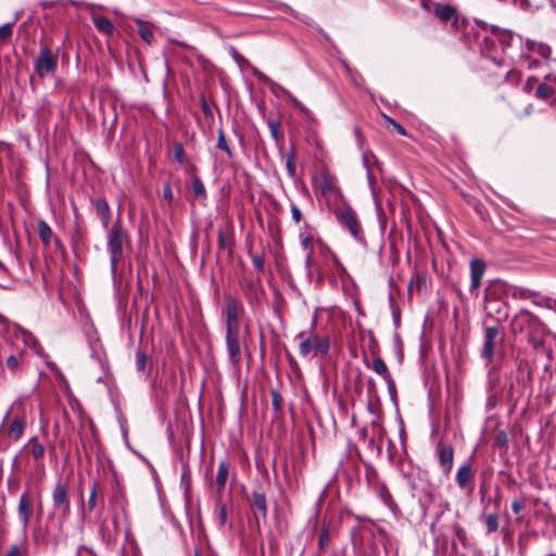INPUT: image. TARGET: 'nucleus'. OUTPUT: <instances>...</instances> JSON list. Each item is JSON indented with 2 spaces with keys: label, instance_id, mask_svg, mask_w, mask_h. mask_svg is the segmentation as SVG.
I'll return each instance as SVG.
<instances>
[{
  "label": "nucleus",
  "instance_id": "4",
  "mask_svg": "<svg viewBox=\"0 0 556 556\" xmlns=\"http://www.w3.org/2000/svg\"><path fill=\"white\" fill-rule=\"evenodd\" d=\"M9 422L7 434L13 441H18L27 425V407L21 402H14L8 409L3 424Z\"/></svg>",
  "mask_w": 556,
  "mask_h": 556
},
{
  "label": "nucleus",
  "instance_id": "31",
  "mask_svg": "<svg viewBox=\"0 0 556 556\" xmlns=\"http://www.w3.org/2000/svg\"><path fill=\"white\" fill-rule=\"evenodd\" d=\"M216 147L224 151L228 157H232V151L227 142L223 128L218 129L217 143Z\"/></svg>",
  "mask_w": 556,
  "mask_h": 556
},
{
  "label": "nucleus",
  "instance_id": "49",
  "mask_svg": "<svg viewBox=\"0 0 556 556\" xmlns=\"http://www.w3.org/2000/svg\"><path fill=\"white\" fill-rule=\"evenodd\" d=\"M271 395V405L276 412H279L282 407V399L278 391L273 390L270 392Z\"/></svg>",
  "mask_w": 556,
  "mask_h": 556
},
{
  "label": "nucleus",
  "instance_id": "34",
  "mask_svg": "<svg viewBox=\"0 0 556 556\" xmlns=\"http://www.w3.org/2000/svg\"><path fill=\"white\" fill-rule=\"evenodd\" d=\"M173 154H174V159L179 164H185L187 162L186 152H185L184 146L180 142L174 143Z\"/></svg>",
  "mask_w": 556,
  "mask_h": 556
},
{
  "label": "nucleus",
  "instance_id": "53",
  "mask_svg": "<svg viewBox=\"0 0 556 556\" xmlns=\"http://www.w3.org/2000/svg\"><path fill=\"white\" fill-rule=\"evenodd\" d=\"M251 261L254 267L258 271H263L264 269V255L263 254H253L251 255Z\"/></svg>",
  "mask_w": 556,
  "mask_h": 556
},
{
  "label": "nucleus",
  "instance_id": "52",
  "mask_svg": "<svg viewBox=\"0 0 556 556\" xmlns=\"http://www.w3.org/2000/svg\"><path fill=\"white\" fill-rule=\"evenodd\" d=\"M495 444L501 447H507L508 435L505 431H500L495 435Z\"/></svg>",
  "mask_w": 556,
  "mask_h": 556
},
{
  "label": "nucleus",
  "instance_id": "13",
  "mask_svg": "<svg viewBox=\"0 0 556 556\" xmlns=\"http://www.w3.org/2000/svg\"><path fill=\"white\" fill-rule=\"evenodd\" d=\"M243 309L242 303L233 296L226 299V327H239V313Z\"/></svg>",
  "mask_w": 556,
  "mask_h": 556
},
{
  "label": "nucleus",
  "instance_id": "43",
  "mask_svg": "<svg viewBox=\"0 0 556 556\" xmlns=\"http://www.w3.org/2000/svg\"><path fill=\"white\" fill-rule=\"evenodd\" d=\"M534 54L540 55L544 60H549L552 55V48L545 42H540V45L534 50Z\"/></svg>",
  "mask_w": 556,
  "mask_h": 556
},
{
  "label": "nucleus",
  "instance_id": "28",
  "mask_svg": "<svg viewBox=\"0 0 556 556\" xmlns=\"http://www.w3.org/2000/svg\"><path fill=\"white\" fill-rule=\"evenodd\" d=\"M18 17H20L18 13H16L12 22L5 23L0 26V41L1 42H5L12 37L13 26L17 22Z\"/></svg>",
  "mask_w": 556,
  "mask_h": 556
},
{
  "label": "nucleus",
  "instance_id": "50",
  "mask_svg": "<svg viewBox=\"0 0 556 556\" xmlns=\"http://www.w3.org/2000/svg\"><path fill=\"white\" fill-rule=\"evenodd\" d=\"M382 498L389 508L395 513L397 510V505L395 504L394 500L392 498L391 494L388 490L382 491Z\"/></svg>",
  "mask_w": 556,
  "mask_h": 556
},
{
  "label": "nucleus",
  "instance_id": "36",
  "mask_svg": "<svg viewBox=\"0 0 556 556\" xmlns=\"http://www.w3.org/2000/svg\"><path fill=\"white\" fill-rule=\"evenodd\" d=\"M97 496H98V483L93 482L90 489L88 502H87V510L92 511L97 506Z\"/></svg>",
  "mask_w": 556,
  "mask_h": 556
},
{
  "label": "nucleus",
  "instance_id": "44",
  "mask_svg": "<svg viewBox=\"0 0 556 556\" xmlns=\"http://www.w3.org/2000/svg\"><path fill=\"white\" fill-rule=\"evenodd\" d=\"M531 300H532L533 304H535L538 306H545V307L552 308L553 303L556 305V300L553 301L549 298L540 296L536 292H535V296H532Z\"/></svg>",
  "mask_w": 556,
  "mask_h": 556
},
{
  "label": "nucleus",
  "instance_id": "41",
  "mask_svg": "<svg viewBox=\"0 0 556 556\" xmlns=\"http://www.w3.org/2000/svg\"><path fill=\"white\" fill-rule=\"evenodd\" d=\"M267 125L270 129V134L273 136V138L278 141L281 139L282 137V134H281V130H280V122L277 121V119H269L267 122Z\"/></svg>",
  "mask_w": 556,
  "mask_h": 556
},
{
  "label": "nucleus",
  "instance_id": "16",
  "mask_svg": "<svg viewBox=\"0 0 556 556\" xmlns=\"http://www.w3.org/2000/svg\"><path fill=\"white\" fill-rule=\"evenodd\" d=\"M371 369L384 380L389 390L394 389V380L392 379L388 366L381 357H374Z\"/></svg>",
  "mask_w": 556,
  "mask_h": 556
},
{
  "label": "nucleus",
  "instance_id": "8",
  "mask_svg": "<svg viewBox=\"0 0 556 556\" xmlns=\"http://www.w3.org/2000/svg\"><path fill=\"white\" fill-rule=\"evenodd\" d=\"M226 349L231 363L238 364L241 359L239 327H226Z\"/></svg>",
  "mask_w": 556,
  "mask_h": 556
},
{
  "label": "nucleus",
  "instance_id": "57",
  "mask_svg": "<svg viewBox=\"0 0 556 556\" xmlns=\"http://www.w3.org/2000/svg\"><path fill=\"white\" fill-rule=\"evenodd\" d=\"M290 208H291V216H292L293 222L295 224H299L302 219V213H301L300 208L294 203H291Z\"/></svg>",
  "mask_w": 556,
  "mask_h": 556
},
{
  "label": "nucleus",
  "instance_id": "23",
  "mask_svg": "<svg viewBox=\"0 0 556 556\" xmlns=\"http://www.w3.org/2000/svg\"><path fill=\"white\" fill-rule=\"evenodd\" d=\"M473 477V471L471 467L467 464L460 466L456 473V482L460 489H464L467 483Z\"/></svg>",
  "mask_w": 556,
  "mask_h": 556
},
{
  "label": "nucleus",
  "instance_id": "37",
  "mask_svg": "<svg viewBox=\"0 0 556 556\" xmlns=\"http://www.w3.org/2000/svg\"><path fill=\"white\" fill-rule=\"evenodd\" d=\"M192 190L198 198H206L205 187L199 177L192 179Z\"/></svg>",
  "mask_w": 556,
  "mask_h": 556
},
{
  "label": "nucleus",
  "instance_id": "7",
  "mask_svg": "<svg viewBox=\"0 0 556 556\" xmlns=\"http://www.w3.org/2000/svg\"><path fill=\"white\" fill-rule=\"evenodd\" d=\"M528 343L532 346L535 353L540 352L551 339L549 330L539 319L534 326L526 333Z\"/></svg>",
  "mask_w": 556,
  "mask_h": 556
},
{
  "label": "nucleus",
  "instance_id": "35",
  "mask_svg": "<svg viewBox=\"0 0 556 556\" xmlns=\"http://www.w3.org/2000/svg\"><path fill=\"white\" fill-rule=\"evenodd\" d=\"M484 522L489 533H493L498 529V516L496 514H490L485 516Z\"/></svg>",
  "mask_w": 556,
  "mask_h": 556
},
{
  "label": "nucleus",
  "instance_id": "45",
  "mask_svg": "<svg viewBox=\"0 0 556 556\" xmlns=\"http://www.w3.org/2000/svg\"><path fill=\"white\" fill-rule=\"evenodd\" d=\"M497 38L502 46V49L505 50L510 45V41L514 39V34L511 31H503L498 35Z\"/></svg>",
  "mask_w": 556,
  "mask_h": 556
},
{
  "label": "nucleus",
  "instance_id": "54",
  "mask_svg": "<svg viewBox=\"0 0 556 556\" xmlns=\"http://www.w3.org/2000/svg\"><path fill=\"white\" fill-rule=\"evenodd\" d=\"M26 548L20 547L17 545H12L9 547L5 556H25Z\"/></svg>",
  "mask_w": 556,
  "mask_h": 556
},
{
  "label": "nucleus",
  "instance_id": "14",
  "mask_svg": "<svg viewBox=\"0 0 556 556\" xmlns=\"http://www.w3.org/2000/svg\"><path fill=\"white\" fill-rule=\"evenodd\" d=\"M485 271V264L481 260H471L470 262V292H477L481 285V279Z\"/></svg>",
  "mask_w": 556,
  "mask_h": 556
},
{
  "label": "nucleus",
  "instance_id": "51",
  "mask_svg": "<svg viewBox=\"0 0 556 556\" xmlns=\"http://www.w3.org/2000/svg\"><path fill=\"white\" fill-rule=\"evenodd\" d=\"M300 240H301V247L302 249L311 252L313 251V248H312V241H313V238L311 235H304V233H301L300 235Z\"/></svg>",
  "mask_w": 556,
  "mask_h": 556
},
{
  "label": "nucleus",
  "instance_id": "42",
  "mask_svg": "<svg viewBox=\"0 0 556 556\" xmlns=\"http://www.w3.org/2000/svg\"><path fill=\"white\" fill-rule=\"evenodd\" d=\"M554 93V89L547 85L541 84L536 88L535 97L542 100L549 98Z\"/></svg>",
  "mask_w": 556,
  "mask_h": 556
},
{
  "label": "nucleus",
  "instance_id": "6",
  "mask_svg": "<svg viewBox=\"0 0 556 556\" xmlns=\"http://www.w3.org/2000/svg\"><path fill=\"white\" fill-rule=\"evenodd\" d=\"M336 216L340 225L349 230L351 236L357 241H364L361 224L357 220L356 214L349 205L339 207L336 211Z\"/></svg>",
  "mask_w": 556,
  "mask_h": 556
},
{
  "label": "nucleus",
  "instance_id": "22",
  "mask_svg": "<svg viewBox=\"0 0 556 556\" xmlns=\"http://www.w3.org/2000/svg\"><path fill=\"white\" fill-rule=\"evenodd\" d=\"M228 476H229V469H228L227 463L220 462L218 464L217 475H216V480H215L218 493H222L225 490Z\"/></svg>",
  "mask_w": 556,
  "mask_h": 556
},
{
  "label": "nucleus",
  "instance_id": "61",
  "mask_svg": "<svg viewBox=\"0 0 556 556\" xmlns=\"http://www.w3.org/2000/svg\"><path fill=\"white\" fill-rule=\"evenodd\" d=\"M331 186H330V182L327 180V179H324V181L321 182L320 185V191L324 195L330 193L331 191Z\"/></svg>",
  "mask_w": 556,
  "mask_h": 556
},
{
  "label": "nucleus",
  "instance_id": "56",
  "mask_svg": "<svg viewBox=\"0 0 556 556\" xmlns=\"http://www.w3.org/2000/svg\"><path fill=\"white\" fill-rule=\"evenodd\" d=\"M313 262H314L313 251H311L307 253V255L305 257V268H306L308 277H312V275H313Z\"/></svg>",
  "mask_w": 556,
  "mask_h": 556
},
{
  "label": "nucleus",
  "instance_id": "38",
  "mask_svg": "<svg viewBox=\"0 0 556 556\" xmlns=\"http://www.w3.org/2000/svg\"><path fill=\"white\" fill-rule=\"evenodd\" d=\"M451 534H454L462 543L466 541V532L464 528L456 521H451Z\"/></svg>",
  "mask_w": 556,
  "mask_h": 556
},
{
  "label": "nucleus",
  "instance_id": "48",
  "mask_svg": "<svg viewBox=\"0 0 556 556\" xmlns=\"http://www.w3.org/2000/svg\"><path fill=\"white\" fill-rule=\"evenodd\" d=\"M5 364L10 370L15 371L20 366V356L15 354L9 355Z\"/></svg>",
  "mask_w": 556,
  "mask_h": 556
},
{
  "label": "nucleus",
  "instance_id": "46",
  "mask_svg": "<svg viewBox=\"0 0 556 556\" xmlns=\"http://www.w3.org/2000/svg\"><path fill=\"white\" fill-rule=\"evenodd\" d=\"M217 243L219 249H231V240L222 230L218 231Z\"/></svg>",
  "mask_w": 556,
  "mask_h": 556
},
{
  "label": "nucleus",
  "instance_id": "9",
  "mask_svg": "<svg viewBox=\"0 0 556 556\" xmlns=\"http://www.w3.org/2000/svg\"><path fill=\"white\" fill-rule=\"evenodd\" d=\"M539 318L530 313L529 311L521 309L519 313H517L511 321H510V329L514 334L517 333H527L529 329L536 324Z\"/></svg>",
  "mask_w": 556,
  "mask_h": 556
},
{
  "label": "nucleus",
  "instance_id": "62",
  "mask_svg": "<svg viewBox=\"0 0 556 556\" xmlns=\"http://www.w3.org/2000/svg\"><path fill=\"white\" fill-rule=\"evenodd\" d=\"M523 508V503L520 502V501H514L511 503V509L514 511V514H519Z\"/></svg>",
  "mask_w": 556,
  "mask_h": 556
},
{
  "label": "nucleus",
  "instance_id": "64",
  "mask_svg": "<svg viewBox=\"0 0 556 556\" xmlns=\"http://www.w3.org/2000/svg\"><path fill=\"white\" fill-rule=\"evenodd\" d=\"M507 78L509 80H519L520 79V73L518 71H510L507 73Z\"/></svg>",
  "mask_w": 556,
  "mask_h": 556
},
{
  "label": "nucleus",
  "instance_id": "11",
  "mask_svg": "<svg viewBox=\"0 0 556 556\" xmlns=\"http://www.w3.org/2000/svg\"><path fill=\"white\" fill-rule=\"evenodd\" d=\"M500 337V327H486L484 330V342L481 351V357L490 363L494 356L496 340Z\"/></svg>",
  "mask_w": 556,
  "mask_h": 556
},
{
  "label": "nucleus",
  "instance_id": "24",
  "mask_svg": "<svg viewBox=\"0 0 556 556\" xmlns=\"http://www.w3.org/2000/svg\"><path fill=\"white\" fill-rule=\"evenodd\" d=\"M136 24L138 26V33L143 41L147 43H151L154 40V34L149 25V23L137 18Z\"/></svg>",
  "mask_w": 556,
  "mask_h": 556
},
{
  "label": "nucleus",
  "instance_id": "25",
  "mask_svg": "<svg viewBox=\"0 0 556 556\" xmlns=\"http://www.w3.org/2000/svg\"><path fill=\"white\" fill-rule=\"evenodd\" d=\"M330 530L327 525H323L318 534V549L320 552H327L330 546Z\"/></svg>",
  "mask_w": 556,
  "mask_h": 556
},
{
  "label": "nucleus",
  "instance_id": "18",
  "mask_svg": "<svg viewBox=\"0 0 556 556\" xmlns=\"http://www.w3.org/2000/svg\"><path fill=\"white\" fill-rule=\"evenodd\" d=\"M22 452L30 454L36 460H41L45 456L46 448L35 435L27 441Z\"/></svg>",
  "mask_w": 556,
  "mask_h": 556
},
{
  "label": "nucleus",
  "instance_id": "63",
  "mask_svg": "<svg viewBox=\"0 0 556 556\" xmlns=\"http://www.w3.org/2000/svg\"><path fill=\"white\" fill-rule=\"evenodd\" d=\"M496 312L502 316V318H506L508 316V307L505 303H501Z\"/></svg>",
  "mask_w": 556,
  "mask_h": 556
},
{
  "label": "nucleus",
  "instance_id": "10",
  "mask_svg": "<svg viewBox=\"0 0 556 556\" xmlns=\"http://www.w3.org/2000/svg\"><path fill=\"white\" fill-rule=\"evenodd\" d=\"M17 515L25 532L33 515V496L29 491H25L21 494L17 505Z\"/></svg>",
  "mask_w": 556,
  "mask_h": 556
},
{
  "label": "nucleus",
  "instance_id": "1",
  "mask_svg": "<svg viewBox=\"0 0 556 556\" xmlns=\"http://www.w3.org/2000/svg\"><path fill=\"white\" fill-rule=\"evenodd\" d=\"M317 314H314L309 330L299 332L295 339L299 341V352L302 357H325L330 350L328 337H320L315 332Z\"/></svg>",
  "mask_w": 556,
  "mask_h": 556
},
{
  "label": "nucleus",
  "instance_id": "55",
  "mask_svg": "<svg viewBox=\"0 0 556 556\" xmlns=\"http://www.w3.org/2000/svg\"><path fill=\"white\" fill-rule=\"evenodd\" d=\"M286 167H287L289 175L291 177H293L295 175L296 167H295V162H294V159L292 155H288V157L286 160Z\"/></svg>",
  "mask_w": 556,
  "mask_h": 556
},
{
  "label": "nucleus",
  "instance_id": "60",
  "mask_svg": "<svg viewBox=\"0 0 556 556\" xmlns=\"http://www.w3.org/2000/svg\"><path fill=\"white\" fill-rule=\"evenodd\" d=\"M389 122L391 123V125L393 126V128L402 136H406V130L405 128L399 124L397 122H395L394 119L392 118H389Z\"/></svg>",
  "mask_w": 556,
  "mask_h": 556
},
{
  "label": "nucleus",
  "instance_id": "27",
  "mask_svg": "<svg viewBox=\"0 0 556 556\" xmlns=\"http://www.w3.org/2000/svg\"><path fill=\"white\" fill-rule=\"evenodd\" d=\"M93 24L99 30L105 34H112L114 30L112 22L109 18L101 15L93 17Z\"/></svg>",
  "mask_w": 556,
  "mask_h": 556
},
{
  "label": "nucleus",
  "instance_id": "3",
  "mask_svg": "<svg viewBox=\"0 0 556 556\" xmlns=\"http://www.w3.org/2000/svg\"><path fill=\"white\" fill-rule=\"evenodd\" d=\"M129 243V236L126 229L119 224L113 225L106 235V248L110 254L111 270L116 273L118 263L124 257V247Z\"/></svg>",
  "mask_w": 556,
  "mask_h": 556
},
{
  "label": "nucleus",
  "instance_id": "29",
  "mask_svg": "<svg viewBox=\"0 0 556 556\" xmlns=\"http://www.w3.org/2000/svg\"><path fill=\"white\" fill-rule=\"evenodd\" d=\"M149 365V356L142 351L138 350L136 353V368L139 372L147 374Z\"/></svg>",
  "mask_w": 556,
  "mask_h": 556
},
{
  "label": "nucleus",
  "instance_id": "15",
  "mask_svg": "<svg viewBox=\"0 0 556 556\" xmlns=\"http://www.w3.org/2000/svg\"><path fill=\"white\" fill-rule=\"evenodd\" d=\"M253 75L256 77V79L263 84H265L271 93L275 96H290V91H288L285 87L279 85L278 83L274 81L271 78H269L267 75H265L263 72L258 71L257 68H253Z\"/></svg>",
  "mask_w": 556,
  "mask_h": 556
},
{
  "label": "nucleus",
  "instance_id": "12",
  "mask_svg": "<svg viewBox=\"0 0 556 556\" xmlns=\"http://www.w3.org/2000/svg\"><path fill=\"white\" fill-rule=\"evenodd\" d=\"M444 515L440 514L437 519L430 525V532L438 543L445 545L451 534V521L443 522Z\"/></svg>",
  "mask_w": 556,
  "mask_h": 556
},
{
  "label": "nucleus",
  "instance_id": "33",
  "mask_svg": "<svg viewBox=\"0 0 556 556\" xmlns=\"http://www.w3.org/2000/svg\"><path fill=\"white\" fill-rule=\"evenodd\" d=\"M13 330L16 336L20 334L22 337L25 345H29L35 342V338L33 337V334L29 331L20 327L18 325H13Z\"/></svg>",
  "mask_w": 556,
  "mask_h": 556
},
{
  "label": "nucleus",
  "instance_id": "17",
  "mask_svg": "<svg viewBox=\"0 0 556 556\" xmlns=\"http://www.w3.org/2000/svg\"><path fill=\"white\" fill-rule=\"evenodd\" d=\"M438 456L440 466L445 473L450 472L453 467L454 451L451 445H439Z\"/></svg>",
  "mask_w": 556,
  "mask_h": 556
},
{
  "label": "nucleus",
  "instance_id": "5",
  "mask_svg": "<svg viewBox=\"0 0 556 556\" xmlns=\"http://www.w3.org/2000/svg\"><path fill=\"white\" fill-rule=\"evenodd\" d=\"M59 52L48 46L40 48L38 56L34 62V68L40 78L53 75L58 68Z\"/></svg>",
  "mask_w": 556,
  "mask_h": 556
},
{
  "label": "nucleus",
  "instance_id": "40",
  "mask_svg": "<svg viewBox=\"0 0 556 556\" xmlns=\"http://www.w3.org/2000/svg\"><path fill=\"white\" fill-rule=\"evenodd\" d=\"M520 60L526 64L527 68L534 70L541 66V62L532 58V55L521 52Z\"/></svg>",
  "mask_w": 556,
  "mask_h": 556
},
{
  "label": "nucleus",
  "instance_id": "21",
  "mask_svg": "<svg viewBox=\"0 0 556 556\" xmlns=\"http://www.w3.org/2000/svg\"><path fill=\"white\" fill-rule=\"evenodd\" d=\"M251 507L255 515L260 514L263 518L267 516L266 498L263 494L254 492L252 494Z\"/></svg>",
  "mask_w": 556,
  "mask_h": 556
},
{
  "label": "nucleus",
  "instance_id": "2",
  "mask_svg": "<svg viewBox=\"0 0 556 556\" xmlns=\"http://www.w3.org/2000/svg\"><path fill=\"white\" fill-rule=\"evenodd\" d=\"M53 510L49 514V519L56 518L55 528L59 532L64 530L65 523L71 515V501L68 485L62 479H59L51 493Z\"/></svg>",
  "mask_w": 556,
  "mask_h": 556
},
{
  "label": "nucleus",
  "instance_id": "26",
  "mask_svg": "<svg viewBox=\"0 0 556 556\" xmlns=\"http://www.w3.org/2000/svg\"><path fill=\"white\" fill-rule=\"evenodd\" d=\"M435 15L443 22L452 21L456 15V10L448 4H440L435 9Z\"/></svg>",
  "mask_w": 556,
  "mask_h": 556
},
{
  "label": "nucleus",
  "instance_id": "58",
  "mask_svg": "<svg viewBox=\"0 0 556 556\" xmlns=\"http://www.w3.org/2000/svg\"><path fill=\"white\" fill-rule=\"evenodd\" d=\"M163 198L165 200H167L169 203L173 201L174 199V193H173V190H172V187H170V184L166 182L164 186H163Z\"/></svg>",
  "mask_w": 556,
  "mask_h": 556
},
{
  "label": "nucleus",
  "instance_id": "59",
  "mask_svg": "<svg viewBox=\"0 0 556 556\" xmlns=\"http://www.w3.org/2000/svg\"><path fill=\"white\" fill-rule=\"evenodd\" d=\"M363 162H364L365 167L367 168L368 182H369L370 186H372L375 178H374L372 174L370 173V170L368 168V159H367V155L365 153L363 154Z\"/></svg>",
  "mask_w": 556,
  "mask_h": 556
},
{
  "label": "nucleus",
  "instance_id": "20",
  "mask_svg": "<svg viewBox=\"0 0 556 556\" xmlns=\"http://www.w3.org/2000/svg\"><path fill=\"white\" fill-rule=\"evenodd\" d=\"M94 206L103 226L108 227L111 219V210L108 201L104 198H99L94 201Z\"/></svg>",
  "mask_w": 556,
  "mask_h": 556
},
{
  "label": "nucleus",
  "instance_id": "19",
  "mask_svg": "<svg viewBox=\"0 0 556 556\" xmlns=\"http://www.w3.org/2000/svg\"><path fill=\"white\" fill-rule=\"evenodd\" d=\"M37 230L42 244L49 247L54 239L53 230L49 224L43 219L38 220Z\"/></svg>",
  "mask_w": 556,
  "mask_h": 556
},
{
  "label": "nucleus",
  "instance_id": "30",
  "mask_svg": "<svg viewBox=\"0 0 556 556\" xmlns=\"http://www.w3.org/2000/svg\"><path fill=\"white\" fill-rule=\"evenodd\" d=\"M510 294L514 299L527 300L535 296V292L521 287H511Z\"/></svg>",
  "mask_w": 556,
  "mask_h": 556
},
{
  "label": "nucleus",
  "instance_id": "39",
  "mask_svg": "<svg viewBox=\"0 0 556 556\" xmlns=\"http://www.w3.org/2000/svg\"><path fill=\"white\" fill-rule=\"evenodd\" d=\"M538 355L539 354H544L546 359H547V363L544 365V370H549L551 368V363L553 361V356H554V352H553V349L551 346V344L547 342L545 343L544 348H541L540 349V352L536 353Z\"/></svg>",
  "mask_w": 556,
  "mask_h": 556
},
{
  "label": "nucleus",
  "instance_id": "47",
  "mask_svg": "<svg viewBox=\"0 0 556 556\" xmlns=\"http://www.w3.org/2000/svg\"><path fill=\"white\" fill-rule=\"evenodd\" d=\"M540 42L541 41H535V40H532V39H526L525 43H523V49L521 50V52L528 53L530 55L533 54L534 50L540 45Z\"/></svg>",
  "mask_w": 556,
  "mask_h": 556
},
{
  "label": "nucleus",
  "instance_id": "32",
  "mask_svg": "<svg viewBox=\"0 0 556 556\" xmlns=\"http://www.w3.org/2000/svg\"><path fill=\"white\" fill-rule=\"evenodd\" d=\"M217 509V523L219 528H224L227 523L228 519V513L226 505L222 504L220 502H217L216 504Z\"/></svg>",
  "mask_w": 556,
  "mask_h": 556
}]
</instances>
